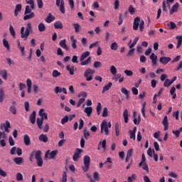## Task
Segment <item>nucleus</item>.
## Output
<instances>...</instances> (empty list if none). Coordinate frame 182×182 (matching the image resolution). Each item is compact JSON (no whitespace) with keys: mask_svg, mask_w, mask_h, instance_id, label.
<instances>
[{"mask_svg":"<svg viewBox=\"0 0 182 182\" xmlns=\"http://www.w3.org/2000/svg\"><path fill=\"white\" fill-rule=\"evenodd\" d=\"M62 75L60 72L58 71V70H54L52 73L53 77H59Z\"/></svg>","mask_w":182,"mask_h":182,"instance_id":"nucleus-46","label":"nucleus"},{"mask_svg":"<svg viewBox=\"0 0 182 182\" xmlns=\"http://www.w3.org/2000/svg\"><path fill=\"white\" fill-rule=\"evenodd\" d=\"M90 167V156L86 155L84 156V166L82 167L85 173L89 171Z\"/></svg>","mask_w":182,"mask_h":182,"instance_id":"nucleus-5","label":"nucleus"},{"mask_svg":"<svg viewBox=\"0 0 182 182\" xmlns=\"http://www.w3.org/2000/svg\"><path fill=\"white\" fill-rule=\"evenodd\" d=\"M114 9L117 11V9H119V6H120V1L119 0H115L114 3Z\"/></svg>","mask_w":182,"mask_h":182,"instance_id":"nucleus-54","label":"nucleus"},{"mask_svg":"<svg viewBox=\"0 0 182 182\" xmlns=\"http://www.w3.org/2000/svg\"><path fill=\"white\" fill-rule=\"evenodd\" d=\"M146 102H144L142 105V108H141V113H142V116L143 117H146Z\"/></svg>","mask_w":182,"mask_h":182,"instance_id":"nucleus-52","label":"nucleus"},{"mask_svg":"<svg viewBox=\"0 0 182 182\" xmlns=\"http://www.w3.org/2000/svg\"><path fill=\"white\" fill-rule=\"evenodd\" d=\"M16 180L17 181H23V176L21 173H18L16 174Z\"/></svg>","mask_w":182,"mask_h":182,"instance_id":"nucleus-51","label":"nucleus"},{"mask_svg":"<svg viewBox=\"0 0 182 182\" xmlns=\"http://www.w3.org/2000/svg\"><path fill=\"white\" fill-rule=\"evenodd\" d=\"M38 115L43 120H48V113L45 112V109H41L38 112Z\"/></svg>","mask_w":182,"mask_h":182,"instance_id":"nucleus-11","label":"nucleus"},{"mask_svg":"<svg viewBox=\"0 0 182 182\" xmlns=\"http://www.w3.org/2000/svg\"><path fill=\"white\" fill-rule=\"evenodd\" d=\"M33 157H35L38 167H42L43 166V159H42V151L38 150L34 152L33 151L29 156V160L32 163L33 161Z\"/></svg>","mask_w":182,"mask_h":182,"instance_id":"nucleus-1","label":"nucleus"},{"mask_svg":"<svg viewBox=\"0 0 182 182\" xmlns=\"http://www.w3.org/2000/svg\"><path fill=\"white\" fill-rule=\"evenodd\" d=\"M128 11H129V14H130L131 15H134V14H135V12H136V9H134V8L133 7V6L130 5V6H129Z\"/></svg>","mask_w":182,"mask_h":182,"instance_id":"nucleus-49","label":"nucleus"},{"mask_svg":"<svg viewBox=\"0 0 182 182\" xmlns=\"http://www.w3.org/2000/svg\"><path fill=\"white\" fill-rule=\"evenodd\" d=\"M101 130H100V133L103 134V131L105 133L106 136H109V128L107 127V122H106V120H104L102 123H101Z\"/></svg>","mask_w":182,"mask_h":182,"instance_id":"nucleus-7","label":"nucleus"},{"mask_svg":"<svg viewBox=\"0 0 182 182\" xmlns=\"http://www.w3.org/2000/svg\"><path fill=\"white\" fill-rule=\"evenodd\" d=\"M45 21L46 22H47V23H50L51 22H53L55 21V16H53L52 14L50 13L46 18Z\"/></svg>","mask_w":182,"mask_h":182,"instance_id":"nucleus-22","label":"nucleus"},{"mask_svg":"<svg viewBox=\"0 0 182 182\" xmlns=\"http://www.w3.org/2000/svg\"><path fill=\"white\" fill-rule=\"evenodd\" d=\"M170 94L172 96V99H176L177 97V94H176V87H172L170 90Z\"/></svg>","mask_w":182,"mask_h":182,"instance_id":"nucleus-37","label":"nucleus"},{"mask_svg":"<svg viewBox=\"0 0 182 182\" xmlns=\"http://www.w3.org/2000/svg\"><path fill=\"white\" fill-rule=\"evenodd\" d=\"M55 156H58V150H54V151H52L51 152L50 150H48L45 154V156L46 159H48H48H53Z\"/></svg>","mask_w":182,"mask_h":182,"instance_id":"nucleus-9","label":"nucleus"},{"mask_svg":"<svg viewBox=\"0 0 182 182\" xmlns=\"http://www.w3.org/2000/svg\"><path fill=\"white\" fill-rule=\"evenodd\" d=\"M137 42H139V37H136L133 41L132 43L129 46V48L132 49L136 46Z\"/></svg>","mask_w":182,"mask_h":182,"instance_id":"nucleus-44","label":"nucleus"},{"mask_svg":"<svg viewBox=\"0 0 182 182\" xmlns=\"http://www.w3.org/2000/svg\"><path fill=\"white\" fill-rule=\"evenodd\" d=\"M139 23H140V17H136L134 20V23H133L134 31H137V29H139Z\"/></svg>","mask_w":182,"mask_h":182,"instance_id":"nucleus-12","label":"nucleus"},{"mask_svg":"<svg viewBox=\"0 0 182 182\" xmlns=\"http://www.w3.org/2000/svg\"><path fill=\"white\" fill-rule=\"evenodd\" d=\"M23 21H28V19H32L35 18V13L32 11L29 6H26V9L24 11Z\"/></svg>","mask_w":182,"mask_h":182,"instance_id":"nucleus-3","label":"nucleus"},{"mask_svg":"<svg viewBox=\"0 0 182 182\" xmlns=\"http://www.w3.org/2000/svg\"><path fill=\"white\" fill-rule=\"evenodd\" d=\"M115 134L117 136H119V134H120V127L117 122L115 124Z\"/></svg>","mask_w":182,"mask_h":182,"instance_id":"nucleus-42","label":"nucleus"},{"mask_svg":"<svg viewBox=\"0 0 182 182\" xmlns=\"http://www.w3.org/2000/svg\"><path fill=\"white\" fill-rule=\"evenodd\" d=\"M74 29L76 33H79L80 32L82 27H80V24L79 23H73Z\"/></svg>","mask_w":182,"mask_h":182,"instance_id":"nucleus-32","label":"nucleus"},{"mask_svg":"<svg viewBox=\"0 0 182 182\" xmlns=\"http://www.w3.org/2000/svg\"><path fill=\"white\" fill-rule=\"evenodd\" d=\"M102 65L100 61H95L94 63L95 69H97V68H102Z\"/></svg>","mask_w":182,"mask_h":182,"instance_id":"nucleus-55","label":"nucleus"},{"mask_svg":"<svg viewBox=\"0 0 182 182\" xmlns=\"http://www.w3.org/2000/svg\"><path fill=\"white\" fill-rule=\"evenodd\" d=\"M0 76H1L2 79L4 80H8V73L6 72V70H1Z\"/></svg>","mask_w":182,"mask_h":182,"instance_id":"nucleus-24","label":"nucleus"},{"mask_svg":"<svg viewBox=\"0 0 182 182\" xmlns=\"http://www.w3.org/2000/svg\"><path fill=\"white\" fill-rule=\"evenodd\" d=\"M62 182H68V175L66 174V171L63 173Z\"/></svg>","mask_w":182,"mask_h":182,"instance_id":"nucleus-57","label":"nucleus"},{"mask_svg":"<svg viewBox=\"0 0 182 182\" xmlns=\"http://www.w3.org/2000/svg\"><path fill=\"white\" fill-rule=\"evenodd\" d=\"M107 116H109V109H107V107H104L102 117H107Z\"/></svg>","mask_w":182,"mask_h":182,"instance_id":"nucleus-48","label":"nucleus"},{"mask_svg":"<svg viewBox=\"0 0 182 182\" xmlns=\"http://www.w3.org/2000/svg\"><path fill=\"white\" fill-rule=\"evenodd\" d=\"M112 86H113V83L112 82H108V84L105 85L103 87L102 93H105V92H107L108 90H110V87H112Z\"/></svg>","mask_w":182,"mask_h":182,"instance_id":"nucleus-26","label":"nucleus"},{"mask_svg":"<svg viewBox=\"0 0 182 182\" xmlns=\"http://www.w3.org/2000/svg\"><path fill=\"white\" fill-rule=\"evenodd\" d=\"M134 180H136V174H132L128 177V182H133Z\"/></svg>","mask_w":182,"mask_h":182,"instance_id":"nucleus-62","label":"nucleus"},{"mask_svg":"<svg viewBox=\"0 0 182 182\" xmlns=\"http://www.w3.org/2000/svg\"><path fill=\"white\" fill-rule=\"evenodd\" d=\"M139 29L141 32H143V29H144V21H141L139 23Z\"/></svg>","mask_w":182,"mask_h":182,"instance_id":"nucleus-63","label":"nucleus"},{"mask_svg":"<svg viewBox=\"0 0 182 182\" xmlns=\"http://www.w3.org/2000/svg\"><path fill=\"white\" fill-rule=\"evenodd\" d=\"M89 136H90V133L87 132L86 129L84 130V137L85 140L89 139Z\"/></svg>","mask_w":182,"mask_h":182,"instance_id":"nucleus-61","label":"nucleus"},{"mask_svg":"<svg viewBox=\"0 0 182 182\" xmlns=\"http://www.w3.org/2000/svg\"><path fill=\"white\" fill-rule=\"evenodd\" d=\"M36 123L38 129H40V130H42L43 129L42 127V125L43 124V118H37Z\"/></svg>","mask_w":182,"mask_h":182,"instance_id":"nucleus-27","label":"nucleus"},{"mask_svg":"<svg viewBox=\"0 0 182 182\" xmlns=\"http://www.w3.org/2000/svg\"><path fill=\"white\" fill-rule=\"evenodd\" d=\"M33 28H32V23H28L26 25V28L25 31V27L22 26L21 28V38L23 39V41H28V38L29 37V34L31 32H32Z\"/></svg>","mask_w":182,"mask_h":182,"instance_id":"nucleus-2","label":"nucleus"},{"mask_svg":"<svg viewBox=\"0 0 182 182\" xmlns=\"http://www.w3.org/2000/svg\"><path fill=\"white\" fill-rule=\"evenodd\" d=\"M90 55V52H89V51H85V52H84V53L81 55V56H80V61L85 60V59H86V58H87V56H89Z\"/></svg>","mask_w":182,"mask_h":182,"instance_id":"nucleus-33","label":"nucleus"},{"mask_svg":"<svg viewBox=\"0 0 182 182\" xmlns=\"http://www.w3.org/2000/svg\"><path fill=\"white\" fill-rule=\"evenodd\" d=\"M119 48V45H117V43L114 42L111 44L110 49L111 50H116Z\"/></svg>","mask_w":182,"mask_h":182,"instance_id":"nucleus-45","label":"nucleus"},{"mask_svg":"<svg viewBox=\"0 0 182 182\" xmlns=\"http://www.w3.org/2000/svg\"><path fill=\"white\" fill-rule=\"evenodd\" d=\"M38 31L39 32H45V31H46V26L43 23H40L38 24Z\"/></svg>","mask_w":182,"mask_h":182,"instance_id":"nucleus-36","label":"nucleus"},{"mask_svg":"<svg viewBox=\"0 0 182 182\" xmlns=\"http://www.w3.org/2000/svg\"><path fill=\"white\" fill-rule=\"evenodd\" d=\"M110 72H111L112 75H113V76H116V75L117 74V69L116 68V67L114 65L111 66Z\"/></svg>","mask_w":182,"mask_h":182,"instance_id":"nucleus-40","label":"nucleus"},{"mask_svg":"<svg viewBox=\"0 0 182 182\" xmlns=\"http://www.w3.org/2000/svg\"><path fill=\"white\" fill-rule=\"evenodd\" d=\"M5 99V90L1 88L0 90V103H2Z\"/></svg>","mask_w":182,"mask_h":182,"instance_id":"nucleus-34","label":"nucleus"},{"mask_svg":"<svg viewBox=\"0 0 182 182\" xmlns=\"http://www.w3.org/2000/svg\"><path fill=\"white\" fill-rule=\"evenodd\" d=\"M90 63H92V57H88L87 60L80 61L81 66H87V65H90Z\"/></svg>","mask_w":182,"mask_h":182,"instance_id":"nucleus-20","label":"nucleus"},{"mask_svg":"<svg viewBox=\"0 0 182 182\" xmlns=\"http://www.w3.org/2000/svg\"><path fill=\"white\" fill-rule=\"evenodd\" d=\"M6 138V134L5 132H2L0 131V146L1 147H5L6 146V142L5 141V139Z\"/></svg>","mask_w":182,"mask_h":182,"instance_id":"nucleus-8","label":"nucleus"},{"mask_svg":"<svg viewBox=\"0 0 182 182\" xmlns=\"http://www.w3.org/2000/svg\"><path fill=\"white\" fill-rule=\"evenodd\" d=\"M80 153H82V149H77L74 155L73 156V161H77L80 159Z\"/></svg>","mask_w":182,"mask_h":182,"instance_id":"nucleus-10","label":"nucleus"},{"mask_svg":"<svg viewBox=\"0 0 182 182\" xmlns=\"http://www.w3.org/2000/svg\"><path fill=\"white\" fill-rule=\"evenodd\" d=\"M123 117L124 119V123H129V111L127 109H124L123 112Z\"/></svg>","mask_w":182,"mask_h":182,"instance_id":"nucleus-28","label":"nucleus"},{"mask_svg":"<svg viewBox=\"0 0 182 182\" xmlns=\"http://www.w3.org/2000/svg\"><path fill=\"white\" fill-rule=\"evenodd\" d=\"M179 6L180 4L178 3H175L169 11L170 15H173L174 12H178Z\"/></svg>","mask_w":182,"mask_h":182,"instance_id":"nucleus-14","label":"nucleus"},{"mask_svg":"<svg viewBox=\"0 0 182 182\" xmlns=\"http://www.w3.org/2000/svg\"><path fill=\"white\" fill-rule=\"evenodd\" d=\"M170 60H171V58L170 57H161L159 59V61L162 65H167Z\"/></svg>","mask_w":182,"mask_h":182,"instance_id":"nucleus-17","label":"nucleus"},{"mask_svg":"<svg viewBox=\"0 0 182 182\" xmlns=\"http://www.w3.org/2000/svg\"><path fill=\"white\" fill-rule=\"evenodd\" d=\"M9 32L13 38H16V33L15 32V28H14V26L12 25L9 26Z\"/></svg>","mask_w":182,"mask_h":182,"instance_id":"nucleus-39","label":"nucleus"},{"mask_svg":"<svg viewBox=\"0 0 182 182\" xmlns=\"http://www.w3.org/2000/svg\"><path fill=\"white\" fill-rule=\"evenodd\" d=\"M124 73H125V75L127 76H129V77H132L133 76V71L130 70H125L124 71Z\"/></svg>","mask_w":182,"mask_h":182,"instance_id":"nucleus-56","label":"nucleus"},{"mask_svg":"<svg viewBox=\"0 0 182 182\" xmlns=\"http://www.w3.org/2000/svg\"><path fill=\"white\" fill-rule=\"evenodd\" d=\"M68 122H69V117L65 115V117L61 119V124H65V123H68Z\"/></svg>","mask_w":182,"mask_h":182,"instance_id":"nucleus-53","label":"nucleus"},{"mask_svg":"<svg viewBox=\"0 0 182 182\" xmlns=\"http://www.w3.org/2000/svg\"><path fill=\"white\" fill-rule=\"evenodd\" d=\"M55 29H63V24L60 21H56L54 23Z\"/></svg>","mask_w":182,"mask_h":182,"instance_id":"nucleus-31","label":"nucleus"},{"mask_svg":"<svg viewBox=\"0 0 182 182\" xmlns=\"http://www.w3.org/2000/svg\"><path fill=\"white\" fill-rule=\"evenodd\" d=\"M95 70H92L91 68L87 69L84 73V77H86L87 82H90L93 80V75L95 73Z\"/></svg>","mask_w":182,"mask_h":182,"instance_id":"nucleus-4","label":"nucleus"},{"mask_svg":"<svg viewBox=\"0 0 182 182\" xmlns=\"http://www.w3.org/2000/svg\"><path fill=\"white\" fill-rule=\"evenodd\" d=\"M122 23H123V14H120L119 16L118 25H122Z\"/></svg>","mask_w":182,"mask_h":182,"instance_id":"nucleus-64","label":"nucleus"},{"mask_svg":"<svg viewBox=\"0 0 182 182\" xmlns=\"http://www.w3.org/2000/svg\"><path fill=\"white\" fill-rule=\"evenodd\" d=\"M84 112L85 113L87 114V116H88L89 117L90 114H92V112H93V108H92L91 107H85Z\"/></svg>","mask_w":182,"mask_h":182,"instance_id":"nucleus-35","label":"nucleus"},{"mask_svg":"<svg viewBox=\"0 0 182 182\" xmlns=\"http://www.w3.org/2000/svg\"><path fill=\"white\" fill-rule=\"evenodd\" d=\"M9 112L12 113V114H16V107L15 105H11L9 108Z\"/></svg>","mask_w":182,"mask_h":182,"instance_id":"nucleus-47","label":"nucleus"},{"mask_svg":"<svg viewBox=\"0 0 182 182\" xmlns=\"http://www.w3.org/2000/svg\"><path fill=\"white\" fill-rule=\"evenodd\" d=\"M132 156H133V149H131L127 152V156L125 159L126 163H129V161H130V159H132Z\"/></svg>","mask_w":182,"mask_h":182,"instance_id":"nucleus-18","label":"nucleus"},{"mask_svg":"<svg viewBox=\"0 0 182 182\" xmlns=\"http://www.w3.org/2000/svg\"><path fill=\"white\" fill-rule=\"evenodd\" d=\"M24 108L26 112H29L30 110L29 102L26 101L24 102Z\"/></svg>","mask_w":182,"mask_h":182,"instance_id":"nucleus-59","label":"nucleus"},{"mask_svg":"<svg viewBox=\"0 0 182 182\" xmlns=\"http://www.w3.org/2000/svg\"><path fill=\"white\" fill-rule=\"evenodd\" d=\"M38 140L40 141H43V143H48V136L44 134H41L38 137Z\"/></svg>","mask_w":182,"mask_h":182,"instance_id":"nucleus-25","label":"nucleus"},{"mask_svg":"<svg viewBox=\"0 0 182 182\" xmlns=\"http://www.w3.org/2000/svg\"><path fill=\"white\" fill-rule=\"evenodd\" d=\"M55 5L59 8L60 12H61V14H65V1L55 0Z\"/></svg>","mask_w":182,"mask_h":182,"instance_id":"nucleus-6","label":"nucleus"},{"mask_svg":"<svg viewBox=\"0 0 182 182\" xmlns=\"http://www.w3.org/2000/svg\"><path fill=\"white\" fill-rule=\"evenodd\" d=\"M31 124H35L36 122V111H33L29 117Z\"/></svg>","mask_w":182,"mask_h":182,"instance_id":"nucleus-16","label":"nucleus"},{"mask_svg":"<svg viewBox=\"0 0 182 182\" xmlns=\"http://www.w3.org/2000/svg\"><path fill=\"white\" fill-rule=\"evenodd\" d=\"M173 85V82L168 79L165 80V82L164 83V87H169V86H171Z\"/></svg>","mask_w":182,"mask_h":182,"instance_id":"nucleus-43","label":"nucleus"},{"mask_svg":"<svg viewBox=\"0 0 182 182\" xmlns=\"http://www.w3.org/2000/svg\"><path fill=\"white\" fill-rule=\"evenodd\" d=\"M96 110H97V115L100 116V112H102V103L98 102L97 107H96Z\"/></svg>","mask_w":182,"mask_h":182,"instance_id":"nucleus-41","label":"nucleus"},{"mask_svg":"<svg viewBox=\"0 0 182 182\" xmlns=\"http://www.w3.org/2000/svg\"><path fill=\"white\" fill-rule=\"evenodd\" d=\"M14 161L17 166H22L25 163V160L22 157H16L14 159Z\"/></svg>","mask_w":182,"mask_h":182,"instance_id":"nucleus-15","label":"nucleus"},{"mask_svg":"<svg viewBox=\"0 0 182 182\" xmlns=\"http://www.w3.org/2000/svg\"><path fill=\"white\" fill-rule=\"evenodd\" d=\"M3 45L4 48H6L7 50H9V43L6 41V38L3 39Z\"/></svg>","mask_w":182,"mask_h":182,"instance_id":"nucleus-50","label":"nucleus"},{"mask_svg":"<svg viewBox=\"0 0 182 182\" xmlns=\"http://www.w3.org/2000/svg\"><path fill=\"white\" fill-rule=\"evenodd\" d=\"M66 70L69 71V73L70 75H71V76H73V75H75V66L67 65Z\"/></svg>","mask_w":182,"mask_h":182,"instance_id":"nucleus-29","label":"nucleus"},{"mask_svg":"<svg viewBox=\"0 0 182 182\" xmlns=\"http://www.w3.org/2000/svg\"><path fill=\"white\" fill-rule=\"evenodd\" d=\"M176 39L178 40L176 49H178L180 46L182 45V36H177Z\"/></svg>","mask_w":182,"mask_h":182,"instance_id":"nucleus-38","label":"nucleus"},{"mask_svg":"<svg viewBox=\"0 0 182 182\" xmlns=\"http://www.w3.org/2000/svg\"><path fill=\"white\" fill-rule=\"evenodd\" d=\"M150 59L152 62V66H156L157 65V55L154 53H152L150 55Z\"/></svg>","mask_w":182,"mask_h":182,"instance_id":"nucleus-19","label":"nucleus"},{"mask_svg":"<svg viewBox=\"0 0 182 182\" xmlns=\"http://www.w3.org/2000/svg\"><path fill=\"white\" fill-rule=\"evenodd\" d=\"M27 4L31 5V9H35V1L33 0H29Z\"/></svg>","mask_w":182,"mask_h":182,"instance_id":"nucleus-58","label":"nucleus"},{"mask_svg":"<svg viewBox=\"0 0 182 182\" xmlns=\"http://www.w3.org/2000/svg\"><path fill=\"white\" fill-rule=\"evenodd\" d=\"M22 10V4H19L16 6V9L14 10V16H18V14L20 11Z\"/></svg>","mask_w":182,"mask_h":182,"instance_id":"nucleus-30","label":"nucleus"},{"mask_svg":"<svg viewBox=\"0 0 182 182\" xmlns=\"http://www.w3.org/2000/svg\"><path fill=\"white\" fill-rule=\"evenodd\" d=\"M59 45L63 49H65V50H69V47L66 44V39L61 40L59 42Z\"/></svg>","mask_w":182,"mask_h":182,"instance_id":"nucleus-21","label":"nucleus"},{"mask_svg":"<svg viewBox=\"0 0 182 182\" xmlns=\"http://www.w3.org/2000/svg\"><path fill=\"white\" fill-rule=\"evenodd\" d=\"M9 143L10 146H15V141H14V138L11 136L9 137Z\"/></svg>","mask_w":182,"mask_h":182,"instance_id":"nucleus-60","label":"nucleus"},{"mask_svg":"<svg viewBox=\"0 0 182 182\" xmlns=\"http://www.w3.org/2000/svg\"><path fill=\"white\" fill-rule=\"evenodd\" d=\"M23 141L26 146H31V138L29 135L25 134L23 136Z\"/></svg>","mask_w":182,"mask_h":182,"instance_id":"nucleus-23","label":"nucleus"},{"mask_svg":"<svg viewBox=\"0 0 182 182\" xmlns=\"http://www.w3.org/2000/svg\"><path fill=\"white\" fill-rule=\"evenodd\" d=\"M162 124L164 127V130L166 132V130H168V118L167 117V115H166L164 117V119L162 121Z\"/></svg>","mask_w":182,"mask_h":182,"instance_id":"nucleus-13","label":"nucleus"}]
</instances>
